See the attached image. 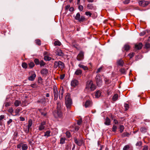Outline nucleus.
Here are the masks:
<instances>
[{"instance_id":"1","label":"nucleus","mask_w":150,"mask_h":150,"mask_svg":"<svg viewBox=\"0 0 150 150\" xmlns=\"http://www.w3.org/2000/svg\"><path fill=\"white\" fill-rule=\"evenodd\" d=\"M65 105L68 109H70L72 104V102L71 99L70 98V95L68 94L66 95L65 97Z\"/></svg>"},{"instance_id":"2","label":"nucleus","mask_w":150,"mask_h":150,"mask_svg":"<svg viewBox=\"0 0 150 150\" xmlns=\"http://www.w3.org/2000/svg\"><path fill=\"white\" fill-rule=\"evenodd\" d=\"M54 67L56 69L59 68L62 70L64 67V64L61 61H55L54 62Z\"/></svg>"},{"instance_id":"3","label":"nucleus","mask_w":150,"mask_h":150,"mask_svg":"<svg viewBox=\"0 0 150 150\" xmlns=\"http://www.w3.org/2000/svg\"><path fill=\"white\" fill-rule=\"evenodd\" d=\"M55 118H62L63 116L62 112L60 110H57L53 112Z\"/></svg>"},{"instance_id":"4","label":"nucleus","mask_w":150,"mask_h":150,"mask_svg":"<svg viewBox=\"0 0 150 150\" xmlns=\"http://www.w3.org/2000/svg\"><path fill=\"white\" fill-rule=\"evenodd\" d=\"M95 79L98 86H100L102 85V81L99 75H98L96 76Z\"/></svg>"},{"instance_id":"5","label":"nucleus","mask_w":150,"mask_h":150,"mask_svg":"<svg viewBox=\"0 0 150 150\" xmlns=\"http://www.w3.org/2000/svg\"><path fill=\"white\" fill-rule=\"evenodd\" d=\"M49 99L48 98H46L45 97L39 99L37 101V103H40L42 104H45L46 102L49 101Z\"/></svg>"},{"instance_id":"6","label":"nucleus","mask_w":150,"mask_h":150,"mask_svg":"<svg viewBox=\"0 0 150 150\" xmlns=\"http://www.w3.org/2000/svg\"><path fill=\"white\" fill-rule=\"evenodd\" d=\"M53 93L54 96V100H57V99L58 93L57 90V88L56 86H53Z\"/></svg>"},{"instance_id":"7","label":"nucleus","mask_w":150,"mask_h":150,"mask_svg":"<svg viewBox=\"0 0 150 150\" xmlns=\"http://www.w3.org/2000/svg\"><path fill=\"white\" fill-rule=\"evenodd\" d=\"M84 58V52L81 51L77 56L76 59L79 61H81Z\"/></svg>"},{"instance_id":"8","label":"nucleus","mask_w":150,"mask_h":150,"mask_svg":"<svg viewBox=\"0 0 150 150\" xmlns=\"http://www.w3.org/2000/svg\"><path fill=\"white\" fill-rule=\"evenodd\" d=\"M75 19L79 22H82L85 19V17L83 16H81L80 14L79 13H78L76 14Z\"/></svg>"},{"instance_id":"9","label":"nucleus","mask_w":150,"mask_h":150,"mask_svg":"<svg viewBox=\"0 0 150 150\" xmlns=\"http://www.w3.org/2000/svg\"><path fill=\"white\" fill-rule=\"evenodd\" d=\"M30 74V75L28 78V80L30 81H33L35 79L36 77V74L35 72L33 71H31Z\"/></svg>"},{"instance_id":"10","label":"nucleus","mask_w":150,"mask_h":150,"mask_svg":"<svg viewBox=\"0 0 150 150\" xmlns=\"http://www.w3.org/2000/svg\"><path fill=\"white\" fill-rule=\"evenodd\" d=\"M139 4L140 6L145 7L148 5L149 3L148 1L144 0L140 1L139 2Z\"/></svg>"},{"instance_id":"11","label":"nucleus","mask_w":150,"mask_h":150,"mask_svg":"<svg viewBox=\"0 0 150 150\" xmlns=\"http://www.w3.org/2000/svg\"><path fill=\"white\" fill-rule=\"evenodd\" d=\"M75 143L79 146H81L83 143V140L82 139H77L76 138H74Z\"/></svg>"},{"instance_id":"12","label":"nucleus","mask_w":150,"mask_h":150,"mask_svg":"<svg viewBox=\"0 0 150 150\" xmlns=\"http://www.w3.org/2000/svg\"><path fill=\"white\" fill-rule=\"evenodd\" d=\"M79 83V81L76 79L72 80L71 83V86L73 87H76L77 86Z\"/></svg>"},{"instance_id":"13","label":"nucleus","mask_w":150,"mask_h":150,"mask_svg":"<svg viewBox=\"0 0 150 150\" xmlns=\"http://www.w3.org/2000/svg\"><path fill=\"white\" fill-rule=\"evenodd\" d=\"M92 103L91 101L90 100H87L85 103L84 105L85 107L87 108L91 107L92 105Z\"/></svg>"},{"instance_id":"14","label":"nucleus","mask_w":150,"mask_h":150,"mask_svg":"<svg viewBox=\"0 0 150 150\" xmlns=\"http://www.w3.org/2000/svg\"><path fill=\"white\" fill-rule=\"evenodd\" d=\"M82 74V71L79 69H77L75 72L74 74L76 76L81 77Z\"/></svg>"},{"instance_id":"15","label":"nucleus","mask_w":150,"mask_h":150,"mask_svg":"<svg viewBox=\"0 0 150 150\" xmlns=\"http://www.w3.org/2000/svg\"><path fill=\"white\" fill-rule=\"evenodd\" d=\"M92 85V81H90L87 82L86 83V88L88 89L89 91H90Z\"/></svg>"},{"instance_id":"16","label":"nucleus","mask_w":150,"mask_h":150,"mask_svg":"<svg viewBox=\"0 0 150 150\" xmlns=\"http://www.w3.org/2000/svg\"><path fill=\"white\" fill-rule=\"evenodd\" d=\"M64 93V89L63 87H61L60 88V91L59 92V97L60 99L62 98L63 97V94Z\"/></svg>"},{"instance_id":"17","label":"nucleus","mask_w":150,"mask_h":150,"mask_svg":"<svg viewBox=\"0 0 150 150\" xmlns=\"http://www.w3.org/2000/svg\"><path fill=\"white\" fill-rule=\"evenodd\" d=\"M32 124V121L31 119H30L28 120V129H26L25 132L26 133H28L29 132L30 129L31 127Z\"/></svg>"},{"instance_id":"18","label":"nucleus","mask_w":150,"mask_h":150,"mask_svg":"<svg viewBox=\"0 0 150 150\" xmlns=\"http://www.w3.org/2000/svg\"><path fill=\"white\" fill-rule=\"evenodd\" d=\"M48 72V70L46 68H43L41 71V74L43 75H46Z\"/></svg>"},{"instance_id":"19","label":"nucleus","mask_w":150,"mask_h":150,"mask_svg":"<svg viewBox=\"0 0 150 150\" xmlns=\"http://www.w3.org/2000/svg\"><path fill=\"white\" fill-rule=\"evenodd\" d=\"M45 125V122L44 121L42 122L41 123L39 127V129L40 130H42L45 128L44 125Z\"/></svg>"},{"instance_id":"20","label":"nucleus","mask_w":150,"mask_h":150,"mask_svg":"<svg viewBox=\"0 0 150 150\" xmlns=\"http://www.w3.org/2000/svg\"><path fill=\"white\" fill-rule=\"evenodd\" d=\"M143 46V45L142 43L140 42L138 44H137L135 45V48L138 50H140L141 49Z\"/></svg>"},{"instance_id":"21","label":"nucleus","mask_w":150,"mask_h":150,"mask_svg":"<svg viewBox=\"0 0 150 150\" xmlns=\"http://www.w3.org/2000/svg\"><path fill=\"white\" fill-rule=\"evenodd\" d=\"M130 46L128 44H125L124 45L123 47L122 48V50L123 51H127L129 50Z\"/></svg>"},{"instance_id":"22","label":"nucleus","mask_w":150,"mask_h":150,"mask_svg":"<svg viewBox=\"0 0 150 150\" xmlns=\"http://www.w3.org/2000/svg\"><path fill=\"white\" fill-rule=\"evenodd\" d=\"M62 103L57 101V110H60L62 108Z\"/></svg>"},{"instance_id":"23","label":"nucleus","mask_w":150,"mask_h":150,"mask_svg":"<svg viewBox=\"0 0 150 150\" xmlns=\"http://www.w3.org/2000/svg\"><path fill=\"white\" fill-rule=\"evenodd\" d=\"M110 120L108 117H107L105 119V122L104 123L105 124L107 125H110Z\"/></svg>"},{"instance_id":"24","label":"nucleus","mask_w":150,"mask_h":150,"mask_svg":"<svg viewBox=\"0 0 150 150\" xmlns=\"http://www.w3.org/2000/svg\"><path fill=\"white\" fill-rule=\"evenodd\" d=\"M22 109L21 108H18L16 109L15 110L16 114L15 116L19 115H20L19 113L22 110Z\"/></svg>"},{"instance_id":"25","label":"nucleus","mask_w":150,"mask_h":150,"mask_svg":"<svg viewBox=\"0 0 150 150\" xmlns=\"http://www.w3.org/2000/svg\"><path fill=\"white\" fill-rule=\"evenodd\" d=\"M101 92L100 91H97L95 93V98H98L101 95Z\"/></svg>"},{"instance_id":"26","label":"nucleus","mask_w":150,"mask_h":150,"mask_svg":"<svg viewBox=\"0 0 150 150\" xmlns=\"http://www.w3.org/2000/svg\"><path fill=\"white\" fill-rule=\"evenodd\" d=\"M78 66L80 68H82L84 70H87L88 69V67L84 65L79 64L78 65Z\"/></svg>"},{"instance_id":"27","label":"nucleus","mask_w":150,"mask_h":150,"mask_svg":"<svg viewBox=\"0 0 150 150\" xmlns=\"http://www.w3.org/2000/svg\"><path fill=\"white\" fill-rule=\"evenodd\" d=\"M57 54L59 56H63L64 55V53L62 52V50L60 49H58L57 51Z\"/></svg>"},{"instance_id":"28","label":"nucleus","mask_w":150,"mask_h":150,"mask_svg":"<svg viewBox=\"0 0 150 150\" xmlns=\"http://www.w3.org/2000/svg\"><path fill=\"white\" fill-rule=\"evenodd\" d=\"M117 63L118 65L121 66H122L123 64L124 63V62L123 60L120 59L117 61Z\"/></svg>"},{"instance_id":"29","label":"nucleus","mask_w":150,"mask_h":150,"mask_svg":"<svg viewBox=\"0 0 150 150\" xmlns=\"http://www.w3.org/2000/svg\"><path fill=\"white\" fill-rule=\"evenodd\" d=\"M21 103V101L18 100H15L14 103V105L16 107H18L19 106L20 104Z\"/></svg>"},{"instance_id":"30","label":"nucleus","mask_w":150,"mask_h":150,"mask_svg":"<svg viewBox=\"0 0 150 150\" xmlns=\"http://www.w3.org/2000/svg\"><path fill=\"white\" fill-rule=\"evenodd\" d=\"M118 94L116 93L113 96L112 99L113 101H115L118 99Z\"/></svg>"},{"instance_id":"31","label":"nucleus","mask_w":150,"mask_h":150,"mask_svg":"<svg viewBox=\"0 0 150 150\" xmlns=\"http://www.w3.org/2000/svg\"><path fill=\"white\" fill-rule=\"evenodd\" d=\"M87 8L88 9L91 10L93 8V5L91 4H88L87 6Z\"/></svg>"},{"instance_id":"32","label":"nucleus","mask_w":150,"mask_h":150,"mask_svg":"<svg viewBox=\"0 0 150 150\" xmlns=\"http://www.w3.org/2000/svg\"><path fill=\"white\" fill-rule=\"evenodd\" d=\"M28 149V146L26 144H22V150H26Z\"/></svg>"},{"instance_id":"33","label":"nucleus","mask_w":150,"mask_h":150,"mask_svg":"<svg viewBox=\"0 0 150 150\" xmlns=\"http://www.w3.org/2000/svg\"><path fill=\"white\" fill-rule=\"evenodd\" d=\"M61 44L59 40H57L55 41L54 42V46H60Z\"/></svg>"},{"instance_id":"34","label":"nucleus","mask_w":150,"mask_h":150,"mask_svg":"<svg viewBox=\"0 0 150 150\" xmlns=\"http://www.w3.org/2000/svg\"><path fill=\"white\" fill-rule=\"evenodd\" d=\"M130 147V146L129 145H126L124 146L123 148V150H128Z\"/></svg>"},{"instance_id":"35","label":"nucleus","mask_w":150,"mask_h":150,"mask_svg":"<svg viewBox=\"0 0 150 150\" xmlns=\"http://www.w3.org/2000/svg\"><path fill=\"white\" fill-rule=\"evenodd\" d=\"M65 139V137H61L60 139V144H64Z\"/></svg>"},{"instance_id":"36","label":"nucleus","mask_w":150,"mask_h":150,"mask_svg":"<svg viewBox=\"0 0 150 150\" xmlns=\"http://www.w3.org/2000/svg\"><path fill=\"white\" fill-rule=\"evenodd\" d=\"M22 66L23 68L26 69L27 68V64L25 62H23L22 64Z\"/></svg>"},{"instance_id":"37","label":"nucleus","mask_w":150,"mask_h":150,"mask_svg":"<svg viewBox=\"0 0 150 150\" xmlns=\"http://www.w3.org/2000/svg\"><path fill=\"white\" fill-rule=\"evenodd\" d=\"M50 130H47L45 133L44 136L45 137H48L50 136Z\"/></svg>"},{"instance_id":"38","label":"nucleus","mask_w":150,"mask_h":150,"mask_svg":"<svg viewBox=\"0 0 150 150\" xmlns=\"http://www.w3.org/2000/svg\"><path fill=\"white\" fill-rule=\"evenodd\" d=\"M35 65L34 63L33 62H30L28 64V66L30 68H33Z\"/></svg>"},{"instance_id":"39","label":"nucleus","mask_w":150,"mask_h":150,"mask_svg":"<svg viewBox=\"0 0 150 150\" xmlns=\"http://www.w3.org/2000/svg\"><path fill=\"white\" fill-rule=\"evenodd\" d=\"M119 128L120 129V133L122 132L124 129V127L122 125H120Z\"/></svg>"},{"instance_id":"40","label":"nucleus","mask_w":150,"mask_h":150,"mask_svg":"<svg viewBox=\"0 0 150 150\" xmlns=\"http://www.w3.org/2000/svg\"><path fill=\"white\" fill-rule=\"evenodd\" d=\"M65 134L66 135V137L68 138H69L71 136V133L70 132L67 131L66 132Z\"/></svg>"},{"instance_id":"41","label":"nucleus","mask_w":150,"mask_h":150,"mask_svg":"<svg viewBox=\"0 0 150 150\" xmlns=\"http://www.w3.org/2000/svg\"><path fill=\"white\" fill-rule=\"evenodd\" d=\"M35 42L36 44L38 45H40L41 44V41L39 39H37L35 40Z\"/></svg>"},{"instance_id":"42","label":"nucleus","mask_w":150,"mask_h":150,"mask_svg":"<svg viewBox=\"0 0 150 150\" xmlns=\"http://www.w3.org/2000/svg\"><path fill=\"white\" fill-rule=\"evenodd\" d=\"M140 131L143 133H145L146 131V128L142 127L140 129Z\"/></svg>"},{"instance_id":"43","label":"nucleus","mask_w":150,"mask_h":150,"mask_svg":"<svg viewBox=\"0 0 150 150\" xmlns=\"http://www.w3.org/2000/svg\"><path fill=\"white\" fill-rule=\"evenodd\" d=\"M96 88V87L94 84L92 82V85H91V88L90 91H94Z\"/></svg>"},{"instance_id":"44","label":"nucleus","mask_w":150,"mask_h":150,"mask_svg":"<svg viewBox=\"0 0 150 150\" xmlns=\"http://www.w3.org/2000/svg\"><path fill=\"white\" fill-rule=\"evenodd\" d=\"M129 134L128 133L125 132L123 133L122 134V137H128L129 135Z\"/></svg>"},{"instance_id":"45","label":"nucleus","mask_w":150,"mask_h":150,"mask_svg":"<svg viewBox=\"0 0 150 150\" xmlns=\"http://www.w3.org/2000/svg\"><path fill=\"white\" fill-rule=\"evenodd\" d=\"M44 59L46 61H49L51 59L50 57H48L47 56H45L44 57Z\"/></svg>"},{"instance_id":"46","label":"nucleus","mask_w":150,"mask_h":150,"mask_svg":"<svg viewBox=\"0 0 150 150\" xmlns=\"http://www.w3.org/2000/svg\"><path fill=\"white\" fill-rule=\"evenodd\" d=\"M39 64H40V66L42 67L44 66L45 65V64L43 60H41Z\"/></svg>"},{"instance_id":"47","label":"nucleus","mask_w":150,"mask_h":150,"mask_svg":"<svg viewBox=\"0 0 150 150\" xmlns=\"http://www.w3.org/2000/svg\"><path fill=\"white\" fill-rule=\"evenodd\" d=\"M39 111L40 112L41 114L42 115L44 116H45L46 115L47 113H44L42 111V109H39Z\"/></svg>"},{"instance_id":"48","label":"nucleus","mask_w":150,"mask_h":150,"mask_svg":"<svg viewBox=\"0 0 150 150\" xmlns=\"http://www.w3.org/2000/svg\"><path fill=\"white\" fill-rule=\"evenodd\" d=\"M120 72L122 74H125L126 73V71L125 69L122 68L120 69Z\"/></svg>"},{"instance_id":"49","label":"nucleus","mask_w":150,"mask_h":150,"mask_svg":"<svg viewBox=\"0 0 150 150\" xmlns=\"http://www.w3.org/2000/svg\"><path fill=\"white\" fill-rule=\"evenodd\" d=\"M117 128V127L116 126L114 125L112 127V131L114 132H116Z\"/></svg>"},{"instance_id":"50","label":"nucleus","mask_w":150,"mask_h":150,"mask_svg":"<svg viewBox=\"0 0 150 150\" xmlns=\"http://www.w3.org/2000/svg\"><path fill=\"white\" fill-rule=\"evenodd\" d=\"M142 144V142L141 141H139L137 142L136 144V146H141Z\"/></svg>"},{"instance_id":"51","label":"nucleus","mask_w":150,"mask_h":150,"mask_svg":"<svg viewBox=\"0 0 150 150\" xmlns=\"http://www.w3.org/2000/svg\"><path fill=\"white\" fill-rule=\"evenodd\" d=\"M34 62L36 65H38L39 64L40 62L38 59H34Z\"/></svg>"},{"instance_id":"52","label":"nucleus","mask_w":150,"mask_h":150,"mask_svg":"<svg viewBox=\"0 0 150 150\" xmlns=\"http://www.w3.org/2000/svg\"><path fill=\"white\" fill-rule=\"evenodd\" d=\"M85 14L87 16L91 17L92 15V13L89 11H86L85 12Z\"/></svg>"},{"instance_id":"53","label":"nucleus","mask_w":150,"mask_h":150,"mask_svg":"<svg viewBox=\"0 0 150 150\" xmlns=\"http://www.w3.org/2000/svg\"><path fill=\"white\" fill-rule=\"evenodd\" d=\"M83 6L82 5H79L78 8L79 11H82L83 9Z\"/></svg>"},{"instance_id":"54","label":"nucleus","mask_w":150,"mask_h":150,"mask_svg":"<svg viewBox=\"0 0 150 150\" xmlns=\"http://www.w3.org/2000/svg\"><path fill=\"white\" fill-rule=\"evenodd\" d=\"M124 107L126 110H127L129 108V105L127 104H125L124 105Z\"/></svg>"},{"instance_id":"55","label":"nucleus","mask_w":150,"mask_h":150,"mask_svg":"<svg viewBox=\"0 0 150 150\" xmlns=\"http://www.w3.org/2000/svg\"><path fill=\"white\" fill-rule=\"evenodd\" d=\"M150 46V44L148 43H146L145 45V47L146 49H148Z\"/></svg>"},{"instance_id":"56","label":"nucleus","mask_w":150,"mask_h":150,"mask_svg":"<svg viewBox=\"0 0 150 150\" xmlns=\"http://www.w3.org/2000/svg\"><path fill=\"white\" fill-rule=\"evenodd\" d=\"M148 146L147 145H144L143 146V148L142 150H148Z\"/></svg>"},{"instance_id":"57","label":"nucleus","mask_w":150,"mask_h":150,"mask_svg":"<svg viewBox=\"0 0 150 150\" xmlns=\"http://www.w3.org/2000/svg\"><path fill=\"white\" fill-rule=\"evenodd\" d=\"M103 68V66H102V67H100L98 69V70L96 71V73H98L100 72L102 70Z\"/></svg>"},{"instance_id":"58","label":"nucleus","mask_w":150,"mask_h":150,"mask_svg":"<svg viewBox=\"0 0 150 150\" xmlns=\"http://www.w3.org/2000/svg\"><path fill=\"white\" fill-rule=\"evenodd\" d=\"M134 55V53H130L129 54H128V56H129L130 58L132 57Z\"/></svg>"},{"instance_id":"59","label":"nucleus","mask_w":150,"mask_h":150,"mask_svg":"<svg viewBox=\"0 0 150 150\" xmlns=\"http://www.w3.org/2000/svg\"><path fill=\"white\" fill-rule=\"evenodd\" d=\"M105 83L107 84H109L110 82V81L109 80L106 79H105Z\"/></svg>"},{"instance_id":"60","label":"nucleus","mask_w":150,"mask_h":150,"mask_svg":"<svg viewBox=\"0 0 150 150\" xmlns=\"http://www.w3.org/2000/svg\"><path fill=\"white\" fill-rule=\"evenodd\" d=\"M8 111L9 112L12 113L13 112V110L12 108H10L8 109Z\"/></svg>"},{"instance_id":"61","label":"nucleus","mask_w":150,"mask_h":150,"mask_svg":"<svg viewBox=\"0 0 150 150\" xmlns=\"http://www.w3.org/2000/svg\"><path fill=\"white\" fill-rule=\"evenodd\" d=\"M129 0H125L123 1V3L125 4H127L129 3Z\"/></svg>"},{"instance_id":"62","label":"nucleus","mask_w":150,"mask_h":150,"mask_svg":"<svg viewBox=\"0 0 150 150\" xmlns=\"http://www.w3.org/2000/svg\"><path fill=\"white\" fill-rule=\"evenodd\" d=\"M22 143H21L18 144L17 146V147L18 149H20L21 147H22Z\"/></svg>"},{"instance_id":"63","label":"nucleus","mask_w":150,"mask_h":150,"mask_svg":"<svg viewBox=\"0 0 150 150\" xmlns=\"http://www.w3.org/2000/svg\"><path fill=\"white\" fill-rule=\"evenodd\" d=\"M81 122H82L81 120H78L77 121V124L78 125H80L81 124Z\"/></svg>"},{"instance_id":"64","label":"nucleus","mask_w":150,"mask_h":150,"mask_svg":"<svg viewBox=\"0 0 150 150\" xmlns=\"http://www.w3.org/2000/svg\"><path fill=\"white\" fill-rule=\"evenodd\" d=\"M12 122V120L11 119H10L9 120H8L7 122V124L8 125H9L10 124V123H11Z\"/></svg>"}]
</instances>
